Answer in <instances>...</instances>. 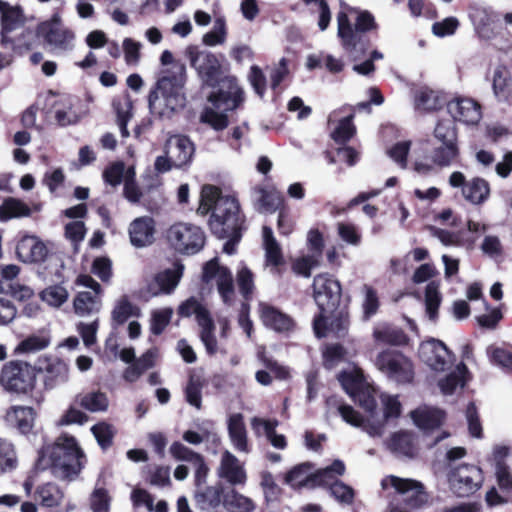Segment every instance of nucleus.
Masks as SVG:
<instances>
[{
    "instance_id": "nucleus-23",
    "label": "nucleus",
    "mask_w": 512,
    "mask_h": 512,
    "mask_svg": "<svg viewBox=\"0 0 512 512\" xmlns=\"http://www.w3.org/2000/svg\"><path fill=\"white\" fill-rule=\"evenodd\" d=\"M170 454L178 461L192 464L195 469V485L197 488L204 487L209 468L204 458L180 442H174L169 448Z\"/></svg>"
},
{
    "instance_id": "nucleus-22",
    "label": "nucleus",
    "mask_w": 512,
    "mask_h": 512,
    "mask_svg": "<svg viewBox=\"0 0 512 512\" xmlns=\"http://www.w3.org/2000/svg\"><path fill=\"white\" fill-rule=\"evenodd\" d=\"M216 473L220 479L232 486H243L247 481L244 464L229 450L222 452Z\"/></svg>"
},
{
    "instance_id": "nucleus-41",
    "label": "nucleus",
    "mask_w": 512,
    "mask_h": 512,
    "mask_svg": "<svg viewBox=\"0 0 512 512\" xmlns=\"http://www.w3.org/2000/svg\"><path fill=\"white\" fill-rule=\"evenodd\" d=\"M431 236L437 238L445 246H467L471 247L476 238H465L463 232H450L435 226L428 227Z\"/></svg>"
},
{
    "instance_id": "nucleus-50",
    "label": "nucleus",
    "mask_w": 512,
    "mask_h": 512,
    "mask_svg": "<svg viewBox=\"0 0 512 512\" xmlns=\"http://www.w3.org/2000/svg\"><path fill=\"white\" fill-rule=\"evenodd\" d=\"M373 336L377 342L383 344L402 345L407 341V337L401 329L391 326L376 328Z\"/></svg>"
},
{
    "instance_id": "nucleus-10",
    "label": "nucleus",
    "mask_w": 512,
    "mask_h": 512,
    "mask_svg": "<svg viewBox=\"0 0 512 512\" xmlns=\"http://www.w3.org/2000/svg\"><path fill=\"white\" fill-rule=\"evenodd\" d=\"M35 382V369L22 361L6 363L0 374L1 386L11 393L28 394L34 389Z\"/></svg>"
},
{
    "instance_id": "nucleus-11",
    "label": "nucleus",
    "mask_w": 512,
    "mask_h": 512,
    "mask_svg": "<svg viewBox=\"0 0 512 512\" xmlns=\"http://www.w3.org/2000/svg\"><path fill=\"white\" fill-rule=\"evenodd\" d=\"M338 379L346 393L367 413H370L371 417H374V410L377 406L375 390L365 381L363 372L358 368H353L342 372Z\"/></svg>"
},
{
    "instance_id": "nucleus-21",
    "label": "nucleus",
    "mask_w": 512,
    "mask_h": 512,
    "mask_svg": "<svg viewBox=\"0 0 512 512\" xmlns=\"http://www.w3.org/2000/svg\"><path fill=\"white\" fill-rule=\"evenodd\" d=\"M459 157L458 145L440 144L435 147L430 155L431 163L417 160L414 170L422 175H428L434 170V166L445 168L451 166Z\"/></svg>"
},
{
    "instance_id": "nucleus-13",
    "label": "nucleus",
    "mask_w": 512,
    "mask_h": 512,
    "mask_svg": "<svg viewBox=\"0 0 512 512\" xmlns=\"http://www.w3.org/2000/svg\"><path fill=\"white\" fill-rule=\"evenodd\" d=\"M37 34L55 51L67 52L74 48L75 33L62 23L57 13L38 25Z\"/></svg>"
},
{
    "instance_id": "nucleus-44",
    "label": "nucleus",
    "mask_w": 512,
    "mask_h": 512,
    "mask_svg": "<svg viewBox=\"0 0 512 512\" xmlns=\"http://www.w3.org/2000/svg\"><path fill=\"white\" fill-rule=\"evenodd\" d=\"M414 105L416 110L432 111L441 107L442 102L438 92L428 87H420L415 91Z\"/></svg>"
},
{
    "instance_id": "nucleus-59",
    "label": "nucleus",
    "mask_w": 512,
    "mask_h": 512,
    "mask_svg": "<svg viewBox=\"0 0 512 512\" xmlns=\"http://www.w3.org/2000/svg\"><path fill=\"white\" fill-rule=\"evenodd\" d=\"M203 381L199 376L191 375L188 384L185 389V395L187 402L196 407L201 408Z\"/></svg>"
},
{
    "instance_id": "nucleus-62",
    "label": "nucleus",
    "mask_w": 512,
    "mask_h": 512,
    "mask_svg": "<svg viewBox=\"0 0 512 512\" xmlns=\"http://www.w3.org/2000/svg\"><path fill=\"white\" fill-rule=\"evenodd\" d=\"M319 259L314 254L305 255L295 259L292 263V270L303 277H310L311 270L318 266Z\"/></svg>"
},
{
    "instance_id": "nucleus-35",
    "label": "nucleus",
    "mask_w": 512,
    "mask_h": 512,
    "mask_svg": "<svg viewBox=\"0 0 512 512\" xmlns=\"http://www.w3.org/2000/svg\"><path fill=\"white\" fill-rule=\"evenodd\" d=\"M414 423L423 430L439 427L444 420V412L440 409L422 406L411 412Z\"/></svg>"
},
{
    "instance_id": "nucleus-48",
    "label": "nucleus",
    "mask_w": 512,
    "mask_h": 512,
    "mask_svg": "<svg viewBox=\"0 0 512 512\" xmlns=\"http://www.w3.org/2000/svg\"><path fill=\"white\" fill-rule=\"evenodd\" d=\"M433 135L440 144L458 145L457 129L453 120L439 121Z\"/></svg>"
},
{
    "instance_id": "nucleus-47",
    "label": "nucleus",
    "mask_w": 512,
    "mask_h": 512,
    "mask_svg": "<svg viewBox=\"0 0 512 512\" xmlns=\"http://www.w3.org/2000/svg\"><path fill=\"white\" fill-rule=\"evenodd\" d=\"M69 368L63 361L56 360L48 365L45 375V386L52 389L65 383L69 377Z\"/></svg>"
},
{
    "instance_id": "nucleus-1",
    "label": "nucleus",
    "mask_w": 512,
    "mask_h": 512,
    "mask_svg": "<svg viewBox=\"0 0 512 512\" xmlns=\"http://www.w3.org/2000/svg\"><path fill=\"white\" fill-rule=\"evenodd\" d=\"M210 211L212 214L209 226L212 233L220 239H227L223 251L229 255L234 254L244 223L238 200L232 196L221 195L215 186L204 185L197 213L204 216Z\"/></svg>"
},
{
    "instance_id": "nucleus-39",
    "label": "nucleus",
    "mask_w": 512,
    "mask_h": 512,
    "mask_svg": "<svg viewBox=\"0 0 512 512\" xmlns=\"http://www.w3.org/2000/svg\"><path fill=\"white\" fill-rule=\"evenodd\" d=\"M34 410L31 407H13L6 414L7 422L21 432H28L34 423Z\"/></svg>"
},
{
    "instance_id": "nucleus-29",
    "label": "nucleus",
    "mask_w": 512,
    "mask_h": 512,
    "mask_svg": "<svg viewBox=\"0 0 512 512\" xmlns=\"http://www.w3.org/2000/svg\"><path fill=\"white\" fill-rule=\"evenodd\" d=\"M253 206L259 213H273L283 202L282 195L276 189L256 186L251 191Z\"/></svg>"
},
{
    "instance_id": "nucleus-36",
    "label": "nucleus",
    "mask_w": 512,
    "mask_h": 512,
    "mask_svg": "<svg viewBox=\"0 0 512 512\" xmlns=\"http://www.w3.org/2000/svg\"><path fill=\"white\" fill-rule=\"evenodd\" d=\"M34 498L42 507L53 508L62 503L64 492L56 484L49 482L36 488Z\"/></svg>"
},
{
    "instance_id": "nucleus-38",
    "label": "nucleus",
    "mask_w": 512,
    "mask_h": 512,
    "mask_svg": "<svg viewBox=\"0 0 512 512\" xmlns=\"http://www.w3.org/2000/svg\"><path fill=\"white\" fill-rule=\"evenodd\" d=\"M468 376V369L464 362L456 365L455 369L443 379L439 380L438 386L445 395H451L456 388L464 387Z\"/></svg>"
},
{
    "instance_id": "nucleus-51",
    "label": "nucleus",
    "mask_w": 512,
    "mask_h": 512,
    "mask_svg": "<svg viewBox=\"0 0 512 512\" xmlns=\"http://www.w3.org/2000/svg\"><path fill=\"white\" fill-rule=\"evenodd\" d=\"M50 336L46 332L33 334L22 340L16 351L19 353H36L46 349L50 344Z\"/></svg>"
},
{
    "instance_id": "nucleus-63",
    "label": "nucleus",
    "mask_w": 512,
    "mask_h": 512,
    "mask_svg": "<svg viewBox=\"0 0 512 512\" xmlns=\"http://www.w3.org/2000/svg\"><path fill=\"white\" fill-rule=\"evenodd\" d=\"M237 283L243 297L248 300L254 290V275L246 266H242L237 272Z\"/></svg>"
},
{
    "instance_id": "nucleus-43",
    "label": "nucleus",
    "mask_w": 512,
    "mask_h": 512,
    "mask_svg": "<svg viewBox=\"0 0 512 512\" xmlns=\"http://www.w3.org/2000/svg\"><path fill=\"white\" fill-rule=\"evenodd\" d=\"M387 445L390 451L398 456L413 457L415 454L412 435L408 432L394 433Z\"/></svg>"
},
{
    "instance_id": "nucleus-40",
    "label": "nucleus",
    "mask_w": 512,
    "mask_h": 512,
    "mask_svg": "<svg viewBox=\"0 0 512 512\" xmlns=\"http://www.w3.org/2000/svg\"><path fill=\"white\" fill-rule=\"evenodd\" d=\"M24 22L22 10L18 6L7 5L1 12L2 43L9 41L7 34L20 27Z\"/></svg>"
},
{
    "instance_id": "nucleus-20",
    "label": "nucleus",
    "mask_w": 512,
    "mask_h": 512,
    "mask_svg": "<svg viewBox=\"0 0 512 512\" xmlns=\"http://www.w3.org/2000/svg\"><path fill=\"white\" fill-rule=\"evenodd\" d=\"M184 266L176 263L172 268L156 273L146 284V293L150 297L171 294L178 286Z\"/></svg>"
},
{
    "instance_id": "nucleus-18",
    "label": "nucleus",
    "mask_w": 512,
    "mask_h": 512,
    "mask_svg": "<svg viewBox=\"0 0 512 512\" xmlns=\"http://www.w3.org/2000/svg\"><path fill=\"white\" fill-rule=\"evenodd\" d=\"M419 357L430 369L443 372L451 368L454 356L446 345L436 339L424 341L419 346Z\"/></svg>"
},
{
    "instance_id": "nucleus-25",
    "label": "nucleus",
    "mask_w": 512,
    "mask_h": 512,
    "mask_svg": "<svg viewBox=\"0 0 512 512\" xmlns=\"http://www.w3.org/2000/svg\"><path fill=\"white\" fill-rule=\"evenodd\" d=\"M164 153L169 155L175 168H183L191 162L194 154V145L185 136L173 135L167 139Z\"/></svg>"
},
{
    "instance_id": "nucleus-60",
    "label": "nucleus",
    "mask_w": 512,
    "mask_h": 512,
    "mask_svg": "<svg viewBox=\"0 0 512 512\" xmlns=\"http://www.w3.org/2000/svg\"><path fill=\"white\" fill-rule=\"evenodd\" d=\"M362 292L364 293V299L362 303L363 316L365 319H369L378 311L379 298L376 290L369 285H364Z\"/></svg>"
},
{
    "instance_id": "nucleus-2",
    "label": "nucleus",
    "mask_w": 512,
    "mask_h": 512,
    "mask_svg": "<svg viewBox=\"0 0 512 512\" xmlns=\"http://www.w3.org/2000/svg\"><path fill=\"white\" fill-rule=\"evenodd\" d=\"M155 88L149 94V109L160 118H170L175 112L184 108L186 96V68L184 64H174L162 72Z\"/></svg>"
},
{
    "instance_id": "nucleus-30",
    "label": "nucleus",
    "mask_w": 512,
    "mask_h": 512,
    "mask_svg": "<svg viewBox=\"0 0 512 512\" xmlns=\"http://www.w3.org/2000/svg\"><path fill=\"white\" fill-rule=\"evenodd\" d=\"M259 313L263 324L276 332H286L293 327V320L287 314L266 303L259 304Z\"/></svg>"
},
{
    "instance_id": "nucleus-46",
    "label": "nucleus",
    "mask_w": 512,
    "mask_h": 512,
    "mask_svg": "<svg viewBox=\"0 0 512 512\" xmlns=\"http://www.w3.org/2000/svg\"><path fill=\"white\" fill-rule=\"evenodd\" d=\"M345 472V465L340 460H335L331 466L320 469L313 473L312 487L330 485L335 483V477Z\"/></svg>"
},
{
    "instance_id": "nucleus-64",
    "label": "nucleus",
    "mask_w": 512,
    "mask_h": 512,
    "mask_svg": "<svg viewBox=\"0 0 512 512\" xmlns=\"http://www.w3.org/2000/svg\"><path fill=\"white\" fill-rule=\"evenodd\" d=\"M91 431L96 438L98 444L103 448H107L112 444V439L114 437V428L112 425L100 422L92 426Z\"/></svg>"
},
{
    "instance_id": "nucleus-32",
    "label": "nucleus",
    "mask_w": 512,
    "mask_h": 512,
    "mask_svg": "<svg viewBox=\"0 0 512 512\" xmlns=\"http://www.w3.org/2000/svg\"><path fill=\"white\" fill-rule=\"evenodd\" d=\"M469 17L477 31L483 38L491 37L490 26L494 24L498 15L488 7L472 6L470 8Z\"/></svg>"
},
{
    "instance_id": "nucleus-14",
    "label": "nucleus",
    "mask_w": 512,
    "mask_h": 512,
    "mask_svg": "<svg viewBox=\"0 0 512 512\" xmlns=\"http://www.w3.org/2000/svg\"><path fill=\"white\" fill-rule=\"evenodd\" d=\"M342 295L341 285L338 280L329 274H318L313 279V296L320 313L331 314L340 304Z\"/></svg>"
},
{
    "instance_id": "nucleus-31",
    "label": "nucleus",
    "mask_w": 512,
    "mask_h": 512,
    "mask_svg": "<svg viewBox=\"0 0 512 512\" xmlns=\"http://www.w3.org/2000/svg\"><path fill=\"white\" fill-rule=\"evenodd\" d=\"M228 434L233 447L238 452H242L245 454H248L250 452L247 431L242 414L236 413L229 417Z\"/></svg>"
},
{
    "instance_id": "nucleus-27",
    "label": "nucleus",
    "mask_w": 512,
    "mask_h": 512,
    "mask_svg": "<svg viewBox=\"0 0 512 512\" xmlns=\"http://www.w3.org/2000/svg\"><path fill=\"white\" fill-rule=\"evenodd\" d=\"M155 231V220L152 217H138L128 228L130 242L136 248L150 246L155 240Z\"/></svg>"
},
{
    "instance_id": "nucleus-6",
    "label": "nucleus",
    "mask_w": 512,
    "mask_h": 512,
    "mask_svg": "<svg viewBox=\"0 0 512 512\" xmlns=\"http://www.w3.org/2000/svg\"><path fill=\"white\" fill-rule=\"evenodd\" d=\"M165 239L170 248L184 255H194L205 245L203 230L187 222L172 224L165 232Z\"/></svg>"
},
{
    "instance_id": "nucleus-16",
    "label": "nucleus",
    "mask_w": 512,
    "mask_h": 512,
    "mask_svg": "<svg viewBox=\"0 0 512 512\" xmlns=\"http://www.w3.org/2000/svg\"><path fill=\"white\" fill-rule=\"evenodd\" d=\"M202 278L206 283L212 281L216 283L218 293L224 304L230 306L234 303L236 294L233 276L228 268L219 265L216 258L204 265Z\"/></svg>"
},
{
    "instance_id": "nucleus-26",
    "label": "nucleus",
    "mask_w": 512,
    "mask_h": 512,
    "mask_svg": "<svg viewBox=\"0 0 512 512\" xmlns=\"http://www.w3.org/2000/svg\"><path fill=\"white\" fill-rule=\"evenodd\" d=\"M447 108L454 120L467 125L477 124L482 117L480 105L470 98H456L451 100Z\"/></svg>"
},
{
    "instance_id": "nucleus-5",
    "label": "nucleus",
    "mask_w": 512,
    "mask_h": 512,
    "mask_svg": "<svg viewBox=\"0 0 512 512\" xmlns=\"http://www.w3.org/2000/svg\"><path fill=\"white\" fill-rule=\"evenodd\" d=\"M242 90L236 84H230L227 91L221 89L211 94L208 100L213 107H207L202 112L201 122L208 124L215 130H223L228 126L225 112L238 107L242 101Z\"/></svg>"
},
{
    "instance_id": "nucleus-24",
    "label": "nucleus",
    "mask_w": 512,
    "mask_h": 512,
    "mask_svg": "<svg viewBox=\"0 0 512 512\" xmlns=\"http://www.w3.org/2000/svg\"><path fill=\"white\" fill-rule=\"evenodd\" d=\"M349 321L343 312L337 310L331 314H323L315 318L313 327L317 337L334 336L337 338L344 337L347 333Z\"/></svg>"
},
{
    "instance_id": "nucleus-58",
    "label": "nucleus",
    "mask_w": 512,
    "mask_h": 512,
    "mask_svg": "<svg viewBox=\"0 0 512 512\" xmlns=\"http://www.w3.org/2000/svg\"><path fill=\"white\" fill-rule=\"evenodd\" d=\"M90 509L92 512H109L111 496L103 487H95L90 495Z\"/></svg>"
},
{
    "instance_id": "nucleus-7",
    "label": "nucleus",
    "mask_w": 512,
    "mask_h": 512,
    "mask_svg": "<svg viewBox=\"0 0 512 512\" xmlns=\"http://www.w3.org/2000/svg\"><path fill=\"white\" fill-rule=\"evenodd\" d=\"M381 486L383 489L393 488L411 509H422L432 504L430 493L418 480L389 475L382 479Z\"/></svg>"
},
{
    "instance_id": "nucleus-55",
    "label": "nucleus",
    "mask_w": 512,
    "mask_h": 512,
    "mask_svg": "<svg viewBox=\"0 0 512 512\" xmlns=\"http://www.w3.org/2000/svg\"><path fill=\"white\" fill-rule=\"evenodd\" d=\"M139 308L132 304L127 297H122L112 311V320L121 325L131 316H138Z\"/></svg>"
},
{
    "instance_id": "nucleus-52",
    "label": "nucleus",
    "mask_w": 512,
    "mask_h": 512,
    "mask_svg": "<svg viewBox=\"0 0 512 512\" xmlns=\"http://www.w3.org/2000/svg\"><path fill=\"white\" fill-rule=\"evenodd\" d=\"M313 473L311 472V465L303 463L295 466L286 475V482L292 487L311 486L312 487Z\"/></svg>"
},
{
    "instance_id": "nucleus-8",
    "label": "nucleus",
    "mask_w": 512,
    "mask_h": 512,
    "mask_svg": "<svg viewBox=\"0 0 512 512\" xmlns=\"http://www.w3.org/2000/svg\"><path fill=\"white\" fill-rule=\"evenodd\" d=\"M178 314L181 317L195 316L201 328L200 338L209 355L218 351L217 339L215 337V324L207 307L196 297H190L178 307Z\"/></svg>"
},
{
    "instance_id": "nucleus-12",
    "label": "nucleus",
    "mask_w": 512,
    "mask_h": 512,
    "mask_svg": "<svg viewBox=\"0 0 512 512\" xmlns=\"http://www.w3.org/2000/svg\"><path fill=\"white\" fill-rule=\"evenodd\" d=\"M484 482L482 470L469 464H463L448 473L449 488L457 497H468L477 492Z\"/></svg>"
},
{
    "instance_id": "nucleus-56",
    "label": "nucleus",
    "mask_w": 512,
    "mask_h": 512,
    "mask_svg": "<svg viewBox=\"0 0 512 512\" xmlns=\"http://www.w3.org/2000/svg\"><path fill=\"white\" fill-rule=\"evenodd\" d=\"M440 303L441 295L438 291V286L434 282H431L426 286L425 290L426 314L431 321L437 319Z\"/></svg>"
},
{
    "instance_id": "nucleus-53",
    "label": "nucleus",
    "mask_w": 512,
    "mask_h": 512,
    "mask_svg": "<svg viewBox=\"0 0 512 512\" xmlns=\"http://www.w3.org/2000/svg\"><path fill=\"white\" fill-rule=\"evenodd\" d=\"M509 81V71L503 66H498L493 73V90L496 97L504 100L509 98L511 94Z\"/></svg>"
},
{
    "instance_id": "nucleus-28",
    "label": "nucleus",
    "mask_w": 512,
    "mask_h": 512,
    "mask_svg": "<svg viewBox=\"0 0 512 512\" xmlns=\"http://www.w3.org/2000/svg\"><path fill=\"white\" fill-rule=\"evenodd\" d=\"M16 254L24 263H40L46 259L48 249L36 236H24L17 244Z\"/></svg>"
},
{
    "instance_id": "nucleus-37",
    "label": "nucleus",
    "mask_w": 512,
    "mask_h": 512,
    "mask_svg": "<svg viewBox=\"0 0 512 512\" xmlns=\"http://www.w3.org/2000/svg\"><path fill=\"white\" fill-rule=\"evenodd\" d=\"M76 401L82 408L92 413L105 412L109 407L106 393L99 390L79 394Z\"/></svg>"
},
{
    "instance_id": "nucleus-15",
    "label": "nucleus",
    "mask_w": 512,
    "mask_h": 512,
    "mask_svg": "<svg viewBox=\"0 0 512 512\" xmlns=\"http://www.w3.org/2000/svg\"><path fill=\"white\" fill-rule=\"evenodd\" d=\"M337 23L338 36L341 38L343 47L349 51L355 49L357 44L361 41V33L375 27L374 17L368 12H362L358 15L355 29L352 28L345 12L338 13Z\"/></svg>"
},
{
    "instance_id": "nucleus-9",
    "label": "nucleus",
    "mask_w": 512,
    "mask_h": 512,
    "mask_svg": "<svg viewBox=\"0 0 512 512\" xmlns=\"http://www.w3.org/2000/svg\"><path fill=\"white\" fill-rule=\"evenodd\" d=\"M374 365L389 380L396 383L405 384L413 380V364L398 350L386 349L379 352L374 359Z\"/></svg>"
},
{
    "instance_id": "nucleus-61",
    "label": "nucleus",
    "mask_w": 512,
    "mask_h": 512,
    "mask_svg": "<svg viewBox=\"0 0 512 512\" xmlns=\"http://www.w3.org/2000/svg\"><path fill=\"white\" fill-rule=\"evenodd\" d=\"M173 315V309L165 307L152 312L151 331L155 335L161 334L169 324Z\"/></svg>"
},
{
    "instance_id": "nucleus-54",
    "label": "nucleus",
    "mask_w": 512,
    "mask_h": 512,
    "mask_svg": "<svg viewBox=\"0 0 512 512\" xmlns=\"http://www.w3.org/2000/svg\"><path fill=\"white\" fill-rule=\"evenodd\" d=\"M68 297V291L61 285L49 286L40 293L41 300L55 308H58L65 303Z\"/></svg>"
},
{
    "instance_id": "nucleus-42",
    "label": "nucleus",
    "mask_w": 512,
    "mask_h": 512,
    "mask_svg": "<svg viewBox=\"0 0 512 512\" xmlns=\"http://www.w3.org/2000/svg\"><path fill=\"white\" fill-rule=\"evenodd\" d=\"M75 313L79 316H87L99 311L100 294L92 292H79L73 301Z\"/></svg>"
},
{
    "instance_id": "nucleus-45",
    "label": "nucleus",
    "mask_w": 512,
    "mask_h": 512,
    "mask_svg": "<svg viewBox=\"0 0 512 512\" xmlns=\"http://www.w3.org/2000/svg\"><path fill=\"white\" fill-rule=\"evenodd\" d=\"M31 210L23 201L9 197L0 206V220L7 221L12 218L30 216Z\"/></svg>"
},
{
    "instance_id": "nucleus-33",
    "label": "nucleus",
    "mask_w": 512,
    "mask_h": 512,
    "mask_svg": "<svg viewBox=\"0 0 512 512\" xmlns=\"http://www.w3.org/2000/svg\"><path fill=\"white\" fill-rule=\"evenodd\" d=\"M263 248L265 251V265L273 270L284 264V256L278 241L270 227L264 226L262 230Z\"/></svg>"
},
{
    "instance_id": "nucleus-19",
    "label": "nucleus",
    "mask_w": 512,
    "mask_h": 512,
    "mask_svg": "<svg viewBox=\"0 0 512 512\" xmlns=\"http://www.w3.org/2000/svg\"><path fill=\"white\" fill-rule=\"evenodd\" d=\"M185 55L200 77L207 84H212L220 69V63L216 56L208 51L199 50L197 46L192 45L186 48Z\"/></svg>"
},
{
    "instance_id": "nucleus-34",
    "label": "nucleus",
    "mask_w": 512,
    "mask_h": 512,
    "mask_svg": "<svg viewBox=\"0 0 512 512\" xmlns=\"http://www.w3.org/2000/svg\"><path fill=\"white\" fill-rule=\"evenodd\" d=\"M223 488L220 484L197 488L194 494L195 504L202 511L218 508L222 503Z\"/></svg>"
},
{
    "instance_id": "nucleus-49",
    "label": "nucleus",
    "mask_w": 512,
    "mask_h": 512,
    "mask_svg": "<svg viewBox=\"0 0 512 512\" xmlns=\"http://www.w3.org/2000/svg\"><path fill=\"white\" fill-rule=\"evenodd\" d=\"M224 504L231 512H253L255 509L253 500L240 494L235 489L227 493Z\"/></svg>"
},
{
    "instance_id": "nucleus-4",
    "label": "nucleus",
    "mask_w": 512,
    "mask_h": 512,
    "mask_svg": "<svg viewBox=\"0 0 512 512\" xmlns=\"http://www.w3.org/2000/svg\"><path fill=\"white\" fill-rule=\"evenodd\" d=\"M381 401L384 406L383 417H379L375 409L374 417L368 413L367 418L364 419L353 407L344 404L338 406V412L351 426L361 428L370 437H381L384 433L385 419L398 417L401 413V404L397 396L382 394Z\"/></svg>"
},
{
    "instance_id": "nucleus-17",
    "label": "nucleus",
    "mask_w": 512,
    "mask_h": 512,
    "mask_svg": "<svg viewBox=\"0 0 512 512\" xmlns=\"http://www.w3.org/2000/svg\"><path fill=\"white\" fill-rule=\"evenodd\" d=\"M448 182L453 188H461L463 198L473 205L482 204L490 195L489 184L483 178L474 177L467 181L462 172L454 171L450 174Z\"/></svg>"
},
{
    "instance_id": "nucleus-3",
    "label": "nucleus",
    "mask_w": 512,
    "mask_h": 512,
    "mask_svg": "<svg viewBox=\"0 0 512 512\" xmlns=\"http://www.w3.org/2000/svg\"><path fill=\"white\" fill-rule=\"evenodd\" d=\"M50 461L53 474L63 480H72L81 472L85 455L72 436L62 435L55 443L41 451L39 461Z\"/></svg>"
},
{
    "instance_id": "nucleus-57",
    "label": "nucleus",
    "mask_w": 512,
    "mask_h": 512,
    "mask_svg": "<svg viewBox=\"0 0 512 512\" xmlns=\"http://www.w3.org/2000/svg\"><path fill=\"white\" fill-rule=\"evenodd\" d=\"M226 23L224 18L215 19L211 31L203 36V43L207 46H216L223 44L226 40Z\"/></svg>"
}]
</instances>
